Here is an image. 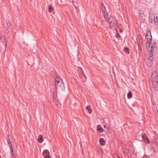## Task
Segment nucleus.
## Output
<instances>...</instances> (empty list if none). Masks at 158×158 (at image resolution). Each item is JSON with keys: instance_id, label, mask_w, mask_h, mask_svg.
Returning <instances> with one entry per match:
<instances>
[{"instance_id": "obj_8", "label": "nucleus", "mask_w": 158, "mask_h": 158, "mask_svg": "<svg viewBox=\"0 0 158 158\" xmlns=\"http://www.w3.org/2000/svg\"><path fill=\"white\" fill-rule=\"evenodd\" d=\"M49 151L47 150H45L43 153V155L44 158H50V156L49 155Z\"/></svg>"}, {"instance_id": "obj_6", "label": "nucleus", "mask_w": 158, "mask_h": 158, "mask_svg": "<svg viewBox=\"0 0 158 158\" xmlns=\"http://www.w3.org/2000/svg\"><path fill=\"white\" fill-rule=\"evenodd\" d=\"M101 6L102 7V12L103 16L104 17H105L106 16L108 15L107 10L103 3L101 4Z\"/></svg>"}, {"instance_id": "obj_7", "label": "nucleus", "mask_w": 158, "mask_h": 158, "mask_svg": "<svg viewBox=\"0 0 158 158\" xmlns=\"http://www.w3.org/2000/svg\"><path fill=\"white\" fill-rule=\"evenodd\" d=\"M142 138L140 139H139V140L141 141L143 140H144V141L146 143H148L149 141L148 137H147L145 134L142 133L141 135Z\"/></svg>"}, {"instance_id": "obj_2", "label": "nucleus", "mask_w": 158, "mask_h": 158, "mask_svg": "<svg viewBox=\"0 0 158 158\" xmlns=\"http://www.w3.org/2000/svg\"><path fill=\"white\" fill-rule=\"evenodd\" d=\"M152 87L155 90H158V74L154 71L151 75Z\"/></svg>"}, {"instance_id": "obj_28", "label": "nucleus", "mask_w": 158, "mask_h": 158, "mask_svg": "<svg viewBox=\"0 0 158 158\" xmlns=\"http://www.w3.org/2000/svg\"><path fill=\"white\" fill-rule=\"evenodd\" d=\"M153 44H152V46H151V48H153Z\"/></svg>"}, {"instance_id": "obj_1", "label": "nucleus", "mask_w": 158, "mask_h": 158, "mask_svg": "<svg viewBox=\"0 0 158 158\" xmlns=\"http://www.w3.org/2000/svg\"><path fill=\"white\" fill-rule=\"evenodd\" d=\"M55 86L56 89L59 91H63L64 89L63 81L59 76L55 77Z\"/></svg>"}, {"instance_id": "obj_12", "label": "nucleus", "mask_w": 158, "mask_h": 158, "mask_svg": "<svg viewBox=\"0 0 158 158\" xmlns=\"http://www.w3.org/2000/svg\"><path fill=\"white\" fill-rule=\"evenodd\" d=\"M154 20V24L155 25H158V15L156 17H155Z\"/></svg>"}, {"instance_id": "obj_21", "label": "nucleus", "mask_w": 158, "mask_h": 158, "mask_svg": "<svg viewBox=\"0 0 158 158\" xmlns=\"http://www.w3.org/2000/svg\"><path fill=\"white\" fill-rule=\"evenodd\" d=\"M12 154V156L13 158H16L15 156L14 153H13Z\"/></svg>"}, {"instance_id": "obj_17", "label": "nucleus", "mask_w": 158, "mask_h": 158, "mask_svg": "<svg viewBox=\"0 0 158 158\" xmlns=\"http://www.w3.org/2000/svg\"><path fill=\"white\" fill-rule=\"evenodd\" d=\"M151 41H150V40H147L146 41V46L147 47H149L150 46V45L151 44Z\"/></svg>"}, {"instance_id": "obj_18", "label": "nucleus", "mask_w": 158, "mask_h": 158, "mask_svg": "<svg viewBox=\"0 0 158 158\" xmlns=\"http://www.w3.org/2000/svg\"><path fill=\"white\" fill-rule=\"evenodd\" d=\"M127 54L129 53V49L127 48H125L123 50Z\"/></svg>"}, {"instance_id": "obj_13", "label": "nucleus", "mask_w": 158, "mask_h": 158, "mask_svg": "<svg viewBox=\"0 0 158 158\" xmlns=\"http://www.w3.org/2000/svg\"><path fill=\"white\" fill-rule=\"evenodd\" d=\"M38 141L39 143H42L43 141V137L41 135H40L38 139Z\"/></svg>"}, {"instance_id": "obj_11", "label": "nucleus", "mask_w": 158, "mask_h": 158, "mask_svg": "<svg viewBox=\"0 0 158 158\" xmlns=\"http://www.w3.org/2000/svg\"><path fill=\"white\" fill-rule=\"evenodd\" d=\"M97 130L100 132L101 133L103 131V128L100 126V125H98L97 126Z\"/></svg>"}, {"instance_id": "obj_25", "label": "nucleus", "mask_w": 158, "mask_h": 158, "mask_svg": "<svg viewBox=\"0 0 158 158\" xmlns=\"http://www.w3.org/2000/svg\"><path fill=\"white\" fill-rule=\"evenodd\" d=\"M143 158H147V157L146 156L144 155L143 156Z\"/></svg>"}, {"instance_id": "obj_26", "label": "nucleus", "mask_w": 158, "mask_h": 158, "mask_svg": "<svg viewBox=\"0 0 158 158\" xmlns=\"http://www.w3.org/2000/svg\"><path fill=\"white\" fill-rule=\"evenodd\" d=\"M74 6L75 7V8H76L77 9V7L76 6Z\"/></svg>"}, {"instance_id": "obj_15", "label": "nucleus", "mask_w": 158, "mask_h": 158, "mask_svg": "<svg viewBox=\"0 0 158 158\" xmlns=\"http://www.w3.org/2000/svg\"><path fill=\"white\" fill-rule=\"evenodd\" d=\"M53 10L54 8L52 6L50 5L48 6V11L49 12H51Z\"/></svg>"}, {"instance_id": "obj_5", "label": "nucleus", "mask_w": 158, "mask_h": 158, "mask_svg": "<svg viewBox=\"0 0 158 158\" xmlns=\"http://www.w3.org/2000/svg\"><path fill=\"white\" fill-rule=\"evenodd\" d=\"M139 19L141 22H143L145 20V17L143 10H140L139 11Z\"/></svg>"}, {"instance_id": "obj_3", "label": "nucleus", "mask_w": 158, "mask_h": 158, "mask_svg": "<svg viewBox=\"0 0 158 158\" xmlns=\"http://www.w3.org/2000/svg\"><path fill=\"white\" fill-rule=\"evenodd\" d=\"M107 21L109 23L110 27H113L115 23L114 20L113 19V17L111 16H106L105 17H104Z\"/></svg>"}, {"instance_id": "obj_30", "label": "nucleus", "mask_w": 158, "mask_h": 158, "mask_svg": "<svg viewBox=\"0 0 158 158\" xmlns=\"http://www.w3.org/2000/svg\"><path fill=\"white\" fill-rule=\"evenodd\" d=\"M0 158H1V157H0Z\"/></svg>"}, {"instance_id": "obj_22", "label": "nucleus", "mask_w": 158, "mask_h": 158, "mask_svg": "<svg viewBox=\"0 0 158 158\" xmlns=\"http://www.w3.org/2000/svg\"><path fill=\"white\" fill-rule=\"evenodd\" d=\"M8 143L9 144V146L10 145H12L11 141H10L9 140L8 141Z\"/></svg>"}, {"instance_id": "obj_27", "label": "nucleus", "mask_w": 158, "mask_h": 158, "mask_svg": "<svg viewBox=\"0 0 158 158\" xmlns=\"http://www.w3.org/2000/svg\"><path fill=\"white\" fill-rule=\"evenodd\" d=\"M120 31L121 32H122V31L121 30V29H120Z\"/></svg>"}, {"instance_id": "obj_19", "label": "nucleus", "mask_w": 158, "mask_h": 158, "mask_svg": "<svg viewBox=\"0 0 158 158\" xmlns=\"http://www.w3.org/2000/svg\"><path fill=\"white\" fill-rule=\"evenodd\" d=\"M7 28L8 29L11 28L10 23L8 22L7 23Z\"/></svg>"}, {"instance_id": "obj_16", "label": "nucleus", "mask_w": 158, "mask_h": 158, "mask_svg": "<svg viewBox=\"0 0 158 158\" xmlns=\"http://www.w3.org/2000/svg\"><path fill=\"white\" fill-rule=\"evenodd\" d=\"M86 109L88 110V113H91L92 110H91L90 107L89 106H87L86 107Z\"/></svg>"}, {"instance_id": "obj_9", "label": "nucleus", "mask_w": 158, "mask_h": 158, "mask_svg": "<svg viewBox=\"0 0 158 158\" xmlns=\"http://www.w3.org/2000/svg\"><path fill=\"white\" fill-rule=\"evenodd\" d=\"M145 38L147 39V40H150V41H151L152 37L150 31L147 32L145 36Z\"/></svg>"}, {"instance_id": "obj_29", "label": "nucleus", "mask_w": 158, "mask_h": 158, "mask_svg": "<svg viewBox=\"0 0 158 158\" xmlns=\"http://www.w3.org/2000/svg\"><path fill=\"white\" fill-rule=\"evenodd\" d=\"M106 127V126H105V125H104V127Z\"/></svg>"}, {"instance_id": "obj_14", "label": "nucleus", "mask_w": 158, "mask_h": 158, "mask_svg": "<svg viewBox=\"0 0 158 158\" xmlns=\"http://www.w3.org/2000/svg\"><path fill=\"white\" fill-rule=\"evenodd\" d=\"M127 98L128 99L131 98L132 96V94H131V91H129L127 94Z\"/></svg>"}, {"instance_id": "obj_20", "label": "nucleus", "mask_w": 158, "mask_h": 158, "mask_svg": "<svg viewBox=\"0 0 158 158\" xmlns=\"http://www.w3.org/2000/svg\"><path fill=\"white\" fill-rule=\"evenodd\" d=\"M147 2L149 3H151L152 2V0H145Z\"/></svg>"}, {"instance_id": "obj_24", "label": "nucleus", "mask_w": 158, "mask_h": 158, "mask_svg": "<svg viewBox=\"0 0 158 158\" xmlns=\"http://www.w3.org/2000/svg\"><path fill=\"white\" fill-rule=\"evenodd\" d=\"M10 152H11V154H12L13 153H13V149H11V150H10Z\"/></svg>"}, {"instance_id": "obj_10", "label": "nucleus", "mask_w": 158, "mask_h": 158, "mask_svg": "<svg viewBox=\"0 0 158 158\" xmlns=\"http://www.w3.org/2000/svg\"><path fill=\"white\" fill-rule=\"evenodd\" d=\"M100 144L102 145H104L105 143V141L103 138H100L99 140Z\"/></svg>"}, {"instance_id": "obj_23", "label": "nucleus", "mask_w": 158, "mask_h": 158, "mask_svg": "<svg viewBox=\"0 0 158 158\" xmlns=\"http://www.w3.org/2000/svg\"><path fill=\"white\" fill-rule=\"evenodd\" d=\"M9 148H10V150H11V149H13V148H12V145H10L9 146Z\"/></svg>"}, {"instance_id": "obj_4", "label": "nucleus", "mask_w": 158, "mask_h": 158, "mask_svg": "<svg viewBox=\"0 0 158 158\" xmlns=\"http://www.w3.org/2000/svg\"><path fill=\"white\" fill-rule=\"evenodd\" d=\"M153 57L152 53V54L151 52H150V54L148 58L146 61V64L149 67L151 66L152 64L153 61Z\"/></svg>"}]
</instances>
